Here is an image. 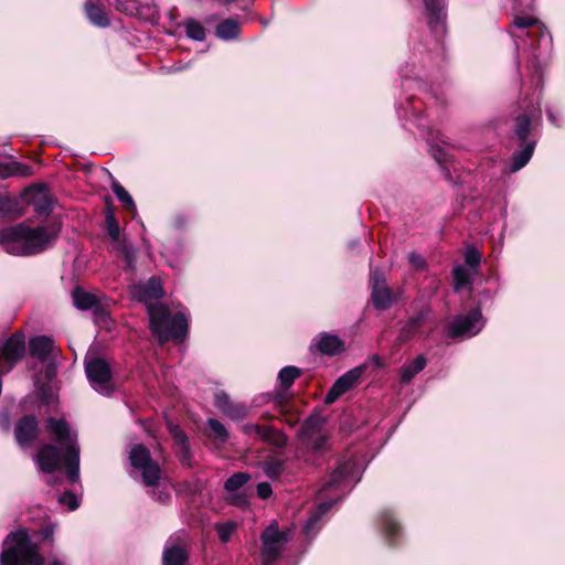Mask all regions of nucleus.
<instances>
[{"mask_svg":"<svg viewBox=\"0 0 565 565\" xmlns=\"http://www.w3.org/2000/svg\"><path fill=\"white\" fill-rule=\"evenodd\" d=\"M54 238L47 227H30L21 223L0 230V244L6 252L17 256L33 255L44 250Z\"/></svg>","mask_w":565,"mask_h":565,"instance_id":"obj_1","label":"nucleus"},{"mask_svg":"<svg viewBox=\"0 0 565 565\" xmlns=\"http://www.w3.org/2000/svg\"><path fill=\"white\" fill-rule=\"evenodd\" d=\"M148 315L152 333L160 343L169 340L181 342L188 332V317L184 312L172 313L163 305H148Z\"/></svg>","mask_w":565,"mask_h":565,"instance_id":"obj_2","label":"nucleus"},{"mask_svg":"<svg viewBox=\"0 0 565 565\" xmlns=\"http://www.w3.org/2000/svg\"><path fill=\"white\" fill-rule=\"evenodd\" d=\"M1 565H43L39 546L32 543L25 530L10 533L3 542Z\"/></svg>","mask_w":565,"mask_h":565,"instance_id":"obj_3","label":"nucleus"},{"mask_svg":"<svg viewBox=\"0 0 565 565\" xmlns=\"http://www.w3.org/2000/svg\"><path fill=\"white\" fill-rule=\"evenodd\" d=\"M131 467L140 475L145 486L154 488L152 497L159 502H166L170 499L171 492L168 487H159L161 479V468L156 462L149 450L142 445H135L129 452Z\"/></svg>","mask_w":565,"mask_h":565,"instance_id":"obj_4","label":"nucleus"},{"mask_svg":"<svg viewBox=\"0 0 565 565\" xmlns=\"http://www.w3.org/2000/svg\"><path fill=\"white\" fill-rule=\"evenodd\" d=\"M49 430L55 436L56 443L64 448V461L68 479L79 480V447L77 436L73 434L65 419L49 418Z\"/></svg>","mask_w":565,"mask_h":565,"instance_id":"obj_5","label":"nucleus"},{"mask_svg":"<svg viewBox=\"0 0 565 565\" xmlns=\"http://www.w3.org/2000/svg\"><path fill=\"white\" fill-rule=\"evenodd\" d=\"M324 420L319 415L306 419L299 433L300 443L308 452L321 454L328 450V436L323 433Z\"/></svg>","mask_w":565,"mask_h":565,"instance_id":"obj_6","label":"nucleus"},{"mask_svg":"<svg viewBox=\"0 0 565 565\" xmlns=\"http://www.w3.org/2000/svg\"><path fill=\"white\" fill-rule=\"evenodd\" d=\"M291 539L289 531H279L276 524H270L262 534V558L264 565H269L278 558L284 545Z\"/></svg>","mask_w":565,"mask_h":565,"instance_id":"obj_7","label":"nucleus"},{"mask_svg":"<svg viewBox=\"0 0 565 565\" xmlns=\"http://www.w3.org/2000/svg\"><path fill=\"white\" fill-rule=\"evenodd\" d=\"M85 371L90 385L103 395H110L113 392L111 372L106 361L94 359L86 363Z\"/></svg>","mask_w":565,"mask_h":565,"instance_id":"obj_8","label":"nucleus"},{"mask_svg":"<svg viewBox=\"0 0 565 565\" xmlns=\"http://www.w3.org/2000/svg\"><path fill=\"white\" fill-rule=\"evenodd\" d=\"M482 327L483 320L481 312L479 309H475L468 315L458 316L447 326V331L451 338H471L479 333Z\"/></svg>","mask_w":565,"mask_h":565,"instance_id":"obj_9","label":"nucleus"},{"mask_svg":"<svg viewBox=\"0 0 565 565\" xmlns=\"http://www.w3.org/2000/svg\"><path fill=\"white\" fill-rule=\"evenodd\" d=\"M25 351L24 338L14 334L0 345V375L12 370Z\"/></svg>","mask_w":565,"mask_h":565,"instance_id":"obj_10","label":"nucleus"},{"mask_svg":"<svg viewBox=\"0 0 565 565\" xmlns=\"http://www.w3.org/2000/svg\"><path fill=\"white\" fill-rule=\"evenodd\" d=\"M242 430L245 435L257 436L260 440L275 447H284L287 443V437L279 429L269 425L245 424Z\"/></svg>","mask_w":565,"mask_h":565,"instance_id":"obj_11","label":"nucleus"},{"mask_svg":"<svg viewBox=\"0 0 565 565\" xmlns=\"http://www.w3.org/2000/svg\"><path fill=\"white\" fill-rule=\"evenodd\" d=\"M372 302L376 309L384 310L392 305V292L386 285L383 274L379 270L371 271Z\"/></svg>","mask_w":565,"mask_h":565,"instance_id":"obj_12","label":"nucleus"},{"mask_svg":"<svg viewBox=\"0 0 565 565\" xmlns=\"http://www.w3.org/2000/svg\"><path fill=\"white\" fill-rule=\"evenodd\" d=\"M362 373H363V367L358 366V367H354V369L348 371L342 376H340L333 383L330 391L327 393V395L324 397V403L328 405L333 404L342 394L348 392L350 388H352L358 383Z\"/></svg>","mask_w":565,"mask_h":565,"instance_id":"obj_13","label":"nucleus"},{"mask_svg":"<svg viewBox=\"0 0 565 565\" xmlns=\"http://www.w3.org/2000/svg\"><path fill=\"white\" fill-rule=\"evenodd\" d=\"M15 439L21 447H28L38 436V420L32 415L22 417L15 426Z\"/></svg>","mask_w":565,"mask_h":565,"instance_id":"obj_14","label":"nucleus"},{"mask_svg":"<svg viewBox=\"0 0 565 565\" xmlns=\"http://www.w3.org/2000/svg\"><path fill=\"white\" fill-rule=\"evenodd\" d=\"M36 463L43 472H53L62 462L61 451L53 445L43 446L36 455Z\"/></svg>","mask_w":565,"mask_h":565,"instance_id":"obj_15","label":"nucleus"},{"mask_svg":"<svg viewBox=\"0 0 565 565\" xmlns=\"http://www.w3.org/2000/svg\"><path fill=\"white\" fill-rule=\"evenodd\" d=\"M353 469V463L348 461L341 463L331 475L329 481L323 486L321 492H329L333 489H351L349 486V473Z\"/></svg>","mask_w":565,"mask_h":565,"instance_id":"obj_16","label":"nucleus"},{"mask_svg":"<svg viewBox=\"0 0 565 565\" xmlns=\"http://www.w3.org/2000/svg\"><path fill=\"white\" fill-rule=\"evenodd\" d=\"M428 15V24L434 31H444L446 19L444 0H424Z\"/></svg>","mask_w":565,"mask_h":565,"instance_id":"obj_17","label":"nucleus"},{"mask_svg":"<svg viewBox=\"0 0 565 565\" xmlns=\"http://www.w3.org/2000/svg\"><path fill=\"white\" fill-rule=\"evenodd\" d=\"M163 296V289L160 279L151 277L146 284L136 287L135 297L142 301L149 302L158 300Z\"/></svg>","mask_w":565,"mask_h":565,"instance_id":"obj_18","label":"nucleus"},{"mask_svg":"<svg viewBox=\"0 0 565 565\" xmlns=\"http://www.w3.org/2000/svg\"><path fill=\"white\" fill-rule=\"evenodd\" d=\"M317 350L326 355H335L344 351V342L335 334L322 332L316 342Z\"/></svg>","mask_w":565,"mask_h":565,"instance_id":"obj_19","label":"nucleus"},{"mask_svg":"<svg viewBox=\"0 0 565 565\" xmlns=\"http://www.w3.org/2000/svg\"><path fill=\"white\" fill-rule=\"evenodd\" d=\"M188 558L186 550L181 545H177L172 539H169L162 553V564L184 565Z\"/></svg>","mask_w":565,"mask_h":565,"instance_id":"obj_20","label":"nucleus"},{"mask_svg":"<svg viewBox=\"0 0 565 565\" xmlns=\"http://www.w3.org/2000/svg\"><path fill=\"white\" fill-rule=\"evenodd\" d=\"M28 200L34 210L41 214H49L52 211V200L42 186H33L28 193Z\"/></svg>","mask_w":565,"mask_h":565,"instance_id":"obj_21","label":"nucleus"},{"mask_svg":"<svg viewBox=\"0 0 565 565\" xmlns=\"http://www.w3.org/2000/svg\"><path fill=\"white\" fill-rule=\"evenodd\" d=\"M337 501L338 500L326 501L318 505L317 510L310 515L303 525V533L306 536L312 537L318 533L321 527L320 520L322 515H324Z\"/></svg>","mask_w":565,"mask_h":565,"instance_id":"obj_22","label":"nucleus"},{"mask_svg":"<svg viewBox=\"0 0 565 565\" xmlns=\"http://www.w3.org/2000/svg\"><path fill=\"white\" fill-rule=\"evenodd\" d=\"M87 19L92 24L98 28H106L109 25L108 15L103 7V4L98 1L87 0L84 7Z\"/></svg>","mask_w":565,"mask_h":565,"instance_id":"obj_23","label":"nucleus"},{"mask_svg":"<svg viewBox=\"0 0 565 565\" xmlns=\"http://www.w3.org/2000/svg\"><path fill=\"white\" fill-rule=\"evenodd\" d=\"M168 428L174 439L175 445L179 447L178 456L180 460L185 465H190V449L185 433L171 422H168Z\"/></svg>","mask_w":565,"mask_h":565,"instance_id":"obj_24","label":"nucleus"},{"mask_svg":"<svg viewBox=\"0 0 565 565\" xmlns=\"http://www.w3.org/2000/svg\"><path fill=\"white\" fill-rule=\"evenodd\" d=\"M55 350L54 342L47 337H36L30 341L31 355L45 361Z\"/></svg>","mask_w":565,"mask_h":565,"instance_id":"obj_25","label":"nucleus"},{"mask_svg":"<svg viewBox=\"0 0 565 565\" xmlns=\"http://www.w3.org/2000/svg\"><path fill=\"white\" fill-rule=\"evenodd\" d=\"M425 366L426 359L423 355H418L413 362L404 364L399 370L401 382L408 384Z\"/></svg>","mask_w":565,"mask_h":565,"instance_id":"obj_26","label":"nucleus"},{"mask_svg":"<svg viewBox=\"0 0 565 565\" xmlns=\"http://www.w3.org/2000/svg\"><path fill=\"white\" fill-rule=\"evenodd\" d=\"M534 148H535V142L534 141H529V142H526L524 145L522 143L521 151H519L518 153H515L512 157V162H511L510 171L511 172H516L520 169H522L523 167H525L526 163L530 161V159L533 156Z\"/></svg>","mask_w":565,"mask_h":565,"instance_id":"obj_27","label":"nucleus"},{"mask_svg":"<svg viewBox=\"0 0 565 565\" xmlns=\"http://www.w3.org/2000/svg\"><path fill=\"white\" fill-rule=\"evenodd\" d=\"M74 305L81 310H89L98 305L97 296L89 294L81 288L74 289L73 294Z\"/></svg>","mask_w":565,"mask_h":565,"instance_id":"obj_28","label":"nucleus"},{"mask_svg":"<svg viewBox=\"0 0 565 565\" xmlns=\"http://www.w3.org/2000/svg\"><path fill=\"white\" fill-rule=\"evenodd\" d=\"M239 23L235 19H226L222 21L216 28L217 38L224 41H231L238 36Z\"/></svg>","mask_w":565,"mask_h":565,"instance_id":"obj_29","label":"nucleus"},{"mask_svg":"<svg viewBox=\"0 0 565 565\" xmlns=\"http://www.w3.org/2000/svg\"><path fill=\"white\" fill-rule=\"evenodd\" d=\"M111 190L117 196V199L122 203L126 210L136 213L137 207L134 199L120 183L114 180L111 183Z\"/></svg>","mask_w":565,"mask_h":565,"instance_id":"obj_30","label":"nucleus"},{"mask_svg":"<svg viewBox=\"0 0 565 565\" xmlns=\"http://www.w3.org/2000/svg\"><path fill=\"white\" fill-rule=\"evenodd\" d=\"M207 426L211 430V437L221 443L224 444L230 438V433L226 429V427L217 419L209 418L207 419Z\"/></svg>","mask_w":565,"mask_h":565,"instance_id":"obj_31","label":"nucleus"},{"mask_svg":"<svg viewBox=\"0 0 565 565\" xmlns=\"http://www.w3.org/2000/svg\"><path fill=\"white\" fill-rule=\"evenodd\" d=\"M237 526V523L232 520L214 524V529L217 533L218 540L222 543H227L231 540L232 535L236 532Z\"/></svg>","mask_w":565,"mask_h":565,"instance_id":"obj_32","label":"nucleus"},{"mask_svg":"<svg viewBox=\"0 0 565 565\" xmlns=\"http://www.w3.org/2000/svg\"><path fill=\"white\" fill-rule=\"evenodd\" d=\"M301 371L296 366H285L278 373V380L284 390L289 388L294 381L299 377Z\"/></svg>","mask_w":565,"mask_h":565,"instance_id":"obj_33","label":"nucleus"},{"mask_svg":"<svg viewBox=\"0 0 565 565\" xmlns=\"http://www.w3.org/2000/svg\"><path fill=\"white\" fill-rule=\"evenodd\" d=\"M249 479V475L245 472L234 473L225 481L224 488L227 492L233 493L246 484Z\"/></svg>","mask_w":565,"mask_h":565,"instance_id":"obj_34","label":"nucleus"},{"mask_svg":"<svg viewBox=\"0 0 565 565\" xmlns=\"http://www.w3.org/2000/svg\"><path fill=\"white\" fill-rule=\"evenodd\" d=\"M186 35L195 41H203L205 39L204 28L194 19H188L184 23Z\"/></svg>","mask_w":565,"mask_h":565,"instance_id":"obj_35","label":"nucleus"},{"mask_svg":"<svg viewBox=\"0 0 565 565\" xmlns=\"http://www.w3.org/2000/svg\"><path fill=\"white\" fill-rule=\"evenodd\" d=\"M452 276L456 290H459L471 284V274L463 266L455 267Z\"/></svg>","mask_w":565,"mask_h":565,"instance_id":"obj_36","label":"nucleus"},{"mask_svg":"<svg viewBox=\"0 0 565 565\" xmlns=\"http://www.w3.org/2000/svg\"><path fill=\"white\" fill-rule=\"evenodd\" d=\"M530 127L531 119L527 116L522 115L516 118L515 135L521 143H524L526 141V138L530 134Z\"/></svg>","mask_w":565,"mask_h":565,"instance_id":"obj_37","label":"nucleus"},{"mask_svg":"<svg viewBox=\"0 0 565 565\" xmlns=\"http://www.w3.org/2000/svg\"><path fill=\"white\" fill-rule=\"evenodd\" d=\"M430 313H431V310L429 308H425V309L420 310L416 316L409 318V320L407 321V323L404 328V331L405 332L414 331L423 323V321L428 319Z\"/></svg>","mask_w":565,"mask_h":565,"instance_id":"obj_38","label":"nucleus"},{"mask_svg":"<svg viewBox=\"0 0 565 565\" xmlns=\"http://www.w3.org/2000/svg\"><path fill=\"white\" fill-rule=\"evenodd\" d=\"M117 10L128 15H135L139 11V3L137 0H115Z\"/></svg>","mask_w":565,"mask_h":565,"instance_id":"obj_39","label":"nucleus"},{"mask_svg":"<svg viewBox=\"0 0 565 565\" xmlns=\"http://www.w3.org/2000/svg\"><path fill=\"white\" fill-rule=\"evenodd\" d=\"M106 225L110 238L113 241H118L120 235V227L111 211H108L106 214Z\"/></svg>","mask_w":565,"mask_h":565,"instance_id":"obj_40","label":"nucleus"},{"mask_svg":"<svg viewBox=\"0 0 565 565\" xmlns=\"http://www.w3.org/2000/svg\"><path fill=\"white\" fill-rule=\"evenodd\" d=\"M282 471V461L278 459H273L270 461H266L264 463V473L270 478L276 479Z\"/></svg>","mask_w":565,"mask_h":565,"instance_id":"obj_41","label":"nucleus"},{"mask_svg":"<svg viewBox=\"0 0 565 565\" xmlns=\"http://www.w3.org/2000/svg\"><path fill=\"white\" fill-rule=\"evenodd\" d=\"M18 205V201L13 200V199H1L0 200V212L2 214H7V215H17V216H20L22 215V212L18 210L17 207Z\"/></svg>","mask_w":565,"mask_h":565,"instance_id":"obj_42","label":"nucleus"},{"mask_svg":"<svg viewBox=\"0 0 565 565\" xmlns=\"http://www.w3.org/2000/svg\"><path fill=\"white\" fill-rule=\"evenodd\" d=\"M480 260H481V254L479 253V250L476 247L470 246L466 249L465 262L469 267L476 269L479 266Z\"/></svg>","mask_w":565,"mask_h":565,"instance_id":"obj_43","label":"nucleus"},{"mask_svg":"<svg viewBox=\"0 0 565 565\" xmlns=\"http://www.w3.org/2000/svg\"><path fill=\"white\" fill-rule=\"evenodd\" d=\"M513 26L520 30H525L539 24V20L532 17H515L513 20Z\"/></svg>","mask_w":565,"mask_h":565,"instance_id":"obj_44","label":"nucleus"},{"mask_svg":"<svg viewBox=\"0 0 565 565\" xmlns=\"http://www.w3.org/2000/svg\"><path fill=\"white\" fill-rule=\"evenodd\" d=\"M226 416H228L232 419L238 420L246 415V408L242 405L237 404H231L224 412Z\"/></svg>","mask_w":565,"mask_h":565,"instance_id":"obj_45","label":"nucleus"},{"mask_svg":"<svg viewBox=\"0 0 565 565\" xmlns=\"http://www.w3.org/2000/svg\"><path fill=\"white\" fill-rule=\"evenodd\" d=\"M58 502L63 505H66L71 511L76 510L79 505V502H78L76 495L73 493H70V492L62 494L58 498Z\"/></svg>","mask_w":565,"mask_h":565,"instance_id":"obj_46","label":"nucleus"},{"mask_svg":"<svg viewBox=\"0 0 565 565\" xmlns=\"http://www.w3.org/2000/svg\"><path fill=\"white\" fill-rule=\"evenodd\" d=\"M12 171L13 175L20 177H30L33 173V170L30 166L17 161H12Z\"/></svg>","mask_w":565,"mask_h":565,"instance_id":"obj_47","label":"nucleus"},{"mask_svg":"<svg viewBox=\"0 0 565 565\" xmlns=\"http://www.w3.org/2000/svg\"><path fill=\"white\" fill-rule=\"evenodd\" d=\"M384 527L386 535H395L398 532V524L395 522L392 515H384Z\"/></svg>","mask_w":565,"mask_h":565,"instance_id":"obj_48","label":"nucleus"},{"mask_svg":"<svg viewBox=\"0 0 565 565\" xmlns=\"http://www.w3.org/2000/svg\"><path fill=\"white\" fill-rule=\"evenodd\" d=\"M227 394L220 392L215 394V406L223 413L231 405Z\"/></svg>","mask_w":565,"mask_h":565,"instance_id":"obj_49","label":"nucleus"},{"mask_svg":"<svg viewBox=\"0 0 565 565\" xmlns=\"http://www.w3.org/2000/svg\"><path fill=\"white\" fill-rule=\"evenodd\" d=\"M271 493V486L268 482H260L257 484V495L260 499H268Z\"/></svg>","mask_w":565,"mask_h":565,"instance_id":"obj_50","label":"nucleus"},{"mask_svg":"<svg viewBox=\"0 0 565 565\" xmlns=\"http://www.w3.org/2000/svg\"><path fill=\"white\" fill-rule=\"evenodd\" d=\"M408 260L417 269H422L425 267V259L422 257V255L415 252L408 254Z\"/></svg>","mask_w":565,"mask_h":565,"instance_id":"obj_51","label":"nucleus"},{"mask_svg":"<svg viewBox=\"0 0 565 565\" xmlns=\"http://www.w3.org/2000/svg\"><path fill=\"white\" fill-rule=\"evenodd\" d=\"M13 175L12 161L8 163H0V178L7 179Z\"/></svg>","mask_w":565,"mask_h":565,"instance_id":"obj_52","label":"nucleus"},{"mask_svg":"<svg viewBox=\"0 0 565 565\" xmlns=\"http://www.w3.org/2000/svg\"><path fill=\"white\" fill-rule=\"evenodd\" d=\"M227 501L232 504L239 505V507L244 505L246 503V499L243 495H238V494H231L227 498Z\"/></svg>","mask_w":565,"mask_h":565,"instance_id":"obj_53","label":"nucleus"},{"mask_svg":"<svg viewBox=\"0 0 565 565\" xmlns=\"http://www.w3.org/2000/svg\"><path fill=\"white\" fill-rule=\"evenodd\" d=\"M54 530H55V526H54V525H47V526L42 531V535H43L45 539L52 537V536H53V534H54Z\"/></svg>","mask_w":565,"mask_h":565,"instance_id":"obj_54","label":"nucleus"},{"mask_svg":"<svg viewBox=\"0 0 565 565\" xmlns=\"http://www.w3.org/2000/svg\"><path fill=\"white\" fill-rule=\"evenodd\" d=\"M127 266L131 267L132 264V254L130 252H126L125 254Z\"/></svg>","mask_w":565,"mask_h":565,"instance_id":"obj_55","label":"nucleus"},{"mask_svg":"<svg viewBox=\"0 0 565 565\" xmlns=\"http://www.w3.org/2000/svg\"><path fill=\"white\" fill-rule=\"evenodd\" d=\"M46 565H64L60 559L53 558Z\"/></svg>","mask_w":565,"mask_h":565,"instance_id":"obj_56","label":"nucleus"},{"mask_svg":"<svg viewBox=\"0 0 565 565\" xmlns=\"http://www.w3.org/2000/svg\"><path fill=\"white\" fill-rule=\"evenodd\" d=\"M511 36L515 39V45L519 46L518 39H522L523 34H516L514 32H511Z\"/></svg>","mask_w":565,"mask_h":565,"instance_id":"obj_57","label":"nucleus"},{"mask_svg":"<svg viewBox=\"0 0 565 565\" xmlns=\"http://www.w3.org/2000/svg\"><path fill=\"white\" fill-rule=\"evenodd\" d=\"M55 374V367L53 365H49L47 375L51 377Z\"/></svg>","mask_w":565,"mask_h":565,"instance_id":"obj_58","label":"nucleus"},{"mask_svg":"<svg viewBox=\"0 0 565 565\" xmlns=\"http://www.w3.org/2000/svg\"><path fill=\"white\" fill-rule=\"evenodd\" d=\"M548 118L551 120L552 124L556 125V119H555V116L552 111H548Z\"/></svg>","mask_w":565,"mask_h":565,"instance_id":"obj_59","label":"nucleus"},{"mask_svg":"<svg viewBox=\"0 0 565 565\" xmlns=\"http://www.w3.org/2000/svg\"><path fill=\"white\" fill-rule=\"evenodd\" d=\"M434 157L437 159V161H441V158L437 153H434Z\"/></svg>","mask_w":565,"mask_h":565,"instance_id":"obj_60","label":"nucleus"},{"mask_svg":"<svg viewBox=\"0 0 565 565\" xmlns=\"http://www.w3.org/2000/svg\"><path fill=\"white\" fill-rule=\"evenodd\" d=\"M544 35H545L544 31L542 29H540V36L544 38Z\"/></svg>","mask_w":565,"mask_h":565,"instance_id":"obj_61","label":"nucleus"}]
</instances>
